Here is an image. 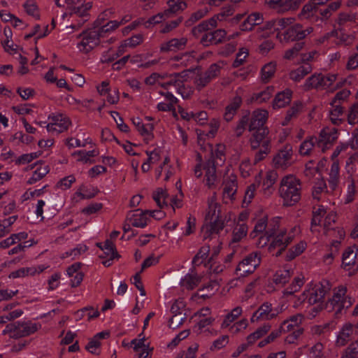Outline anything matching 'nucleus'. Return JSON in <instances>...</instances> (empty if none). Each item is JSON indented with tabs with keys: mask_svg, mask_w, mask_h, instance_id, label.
<instances>
[{
	"mask_svg": "<svg viewBox=\"0 0 358 358\" xmlns=\"http://www.w3.org/2000/svg\"><path fill=\"white\" fill-rule=\"evenodd\" d=\"M279 192L284 200V206H294L301 199V182L292 175L285 176L281 180Z\"/></svg>",
	"mask_w": 358,
	"mask_h": 358,
	"instance_id": "f257e3e1",
	"label": "nucleus"
},
{
	"mask_svg": "<svg viewBox=\"0 0 358 358\" xmlns=\"http://www.w3.org/2000/svg\"><path fill=\"white\" fill-rule=\"evenodd\" d=\"M220 213V205L215 202V198L213 196L208 201V212L205 217V221H209V224L202 227V230L205 227L206 229L203 235L204 239H206L213 234H218L224 227V223Z\"/></svg>",
	"mask_w": 358,
	"mask_h": 358,
	"instance_id": "f03ea898",
	"label": "nucleus"
},
{
	"mask_svg": "<svg viewBox=\"0 0 358 358\" xmlns=\"http://www.w3.org/2000/svg\"><path fill=\"white\" fill-rule=\"evenodd\" d=\"M334 294L326 303L328 311H334L336 317L342 313L343 310L349 308L355 300L347 295V287L340 286L333 290Z\"/></svg>",
	"mask_w": 358,
	"mask_h": 358,
	"instance_id": "7ed1b4c3",
	"label": "nucleus"
},
{
	"mask_svg": "<svg viewBox=\"0 0 358 358\" xmlns=\"http://www.w3.org/2000/svg\"><path fill=\"white\" fill-rule=\"evenodd\" d=\"M81 37L82 41L78 45L83 46V51L85 52H90L99 44L100 37L99 33L96 32V28H95L94 25L93 28L83 31L77 36L78 38Z\"/></svg>",
	"mask_w": 358,
	"mask_h": 358,
	"instance_id": "20e7f679",
	"label": "nucleus"
},
{
	"mask_svg": "<svg viewBox=\"0 0 358 358\" xmlns=\"http://www.w3.org/2000/svg\"><path fill=\"white\" fill-rule=\"evenodd\" d=\"M161 213L158 210H143L141 209H136L133 211L131 214L127 215V220L131 224L136 227H145L148 222L150 220V217H154L155 213Z\"/></svg>",
	"mask_w": 358,
	"mask_h": 358,
	"instance_id": "39448f33",
	"label": "nucleus"
},
{
	"mask_svg": "<svg viewBox=\"0 0 358 358\" xmlns=\"http://www.w3.org/2000/svg\"><path fill=\"white\" fill-rule=\"evenodd\" d=\"M49 119L51 122L46 125L48 131L64 132L68 129L71 123L69 118L62 114L50 115Z\"/></svg>",
	"mask_w": 358,
	"mask_h": 358,
	"instance_id": "423d86ee",
	"label": "nucleus"
},
{
	"mask_svg": "<svg viewBox=\"0 0 358 358\" xmlns=\"http://www.w3.org/2000/svg\"><path fill=\"white\" fill-rule=\"evenodd\" d=\"M13 324L15 326L14 334L12 338H20L28 336L35 333L38 329V325L31 322H15Z\"/></svg>",
	"mask_w": 358,
	"mask_h": 358,
	"instance_id": "0eeeda50",
	"label": "nucleus"
},
{
	"mask_svg": "<svg viewBox=\"0 0 358 358\" xmlns=\"http://www.w3.org/2000/svg\"><path fill=\"white\" fill-rule=\"evenodd\" d=\"M279 313L278 310L272 308L271 303L265 302L253 313L251 322H255L259 320H269L275 317Z\"/></svg>",
	"mask_w": 358,
	"mask_h": 358,
	"instance_id": "6e6552de",
	"label": "nucleus"
},
{
	"mask_svg": "<svg viewBox=\"0 0 358 358\" xmlns=\"http://www.w3.org/2000/svg\"><path fill=\"white\" fill-rule=\"evenodd\" d=\"M28 238L26 232H20L12 234L9 238L5 239L0 243V246H10L17 244V246H33L38 243V241L34 238L22 242Z\"/></svg>",
	"mask_w": 358,
	"mask_h": 358,
	"instance_id": "1a4fd4ad",
	"label": "nucleus"
},
{
	"mask_svg": "<svg viewBox=\"0 0 358 358\" xmlns=\"http://www.w3.org/2000/svg\"><path fill=\"white\" fill-rule=\"evenodd\" d=\"M221 66L218 64H213L206 71L203 76L196 80V87L199 90L206 87L210 80L217 77L220 73Z\"/></svg>",
	"mask_w": 358,
	"mask_h": 358,
	"instance_id": "9d476101",
	"label": "nucleus"
},
{
	"mask_svg": "<svg viewBox=\"0 0 358 358\" xmlns=\"http://www.w3.org/2000/svg\"><path fill=\"white\" fill-rule=\"evenodd\" d=\"M357 252L351 248H348L343 253L342 255V266L346 271H350V273H354L357 270L356 265Z\"/></svg>",
	"mask_w": 358,
	"mask_h": 358,
	"instance_id": "9b49d317",
	"label": "nucleus"
},
{
	"mask_svg": "<svg viewBox=\"0 0 358 358\" xmlns=\"http://www.w3.org/2000/svg\"><path fill=\"white\" fill-rule=\"evenodd\" d=\"M268 115V111L266 110H256L253 111L249 124V131H252L255 129L266 127L264 124L267 121Z\"/></svg>",
	"mask_w": 358,
	"mask_h": 358,
	"instance_id": "f8f14e48",
	"label": "nucleus"
},
{
	"mask_svg": "<svg viewBox=\"0 0 358 358\" xmlns=\"http://www.w3.org/2000/svg\"><path fill=\"white\" fill-rule=\"evenodd\" d=\"M353 334V325L347 322L339 331L337 338L336 341V345L338 347H343L351 339Z\"/></svg>",
	"mask_w": 358,
	"mask_h": 358,
	"instance_id": "ddd939ff",
	"label": "nucleus"
},
{
	"mask_svg": "<svg viewBox=\"0 0 358 358\" xmlns=\"http://www.w3.org/2000/svg\"><path fill=\"white\" fill-rule=\"evenodd\" d=\"M337 133L338 129L334 127H324L320 133L319 139H317V146L320 147L321 144H333L338 138Z\"/></svg>",
	"mask_w": 358,
	"mask_h": 358,
	"instance_id": "4468645a",
	"label": "nucleus"
},
{
	"mask_svg": "<svg viewBox=\"0 0 358 358\" xmlns=\"http://www.w3.org/2000/svg\"><path fill=\"white\" fill-rule=\"evenodd\" d=\"M115 248H99V251L96 252L99 257L104 259L102 264L105 266H110L113 259L120 257V255L117 253Z\"/></svg>",
	"mask_w": 358,
	"mask_h": 358,
	"instance_id": "2eb2a0df",
	"label": "nucleus"
},
{
	"mask_svg": "<svg viewBox=\"0 0 358 358\" xmlns=\"http://www.w3.org/2000/svg\"><path fill=\"white\" fill-rule=\"evenodd\" d=\"M306 36L307 34L302 31V25L296 24L285 31L284 39L287 41H296L303 39Z\"/></svg>",
	"mask_w": 358,
	"mask_h": 358,
	"instance_id": "dca6fc26",
	"label": "nucleus"
},
{
	"mask_svg": "<svg viewBox=\"0 0 358 358\" xmlns=\"http://www.w3.org/2000/svg\"><path fill=\"white\" fill-rule=\"evenodd\" d=\"M263 15L260 13H252L243 22L240 28L243 31H251L256 25H259L263 22Z\"/></svg>",
	"mask_w": 358,
	"mask_h": 358,
	"instance_id": "f3484780",
	"label": "nucleus"
},
{
	"mask_svg": "<svg viewBox=\"0 0 358 358\" xmlns=\"http://www.w3.org/2000/svg\"><path fill=\"white\" fill-rule=\"evenodd\" d=\"M292 91L290 89L278 92L273 101V109L283 108L289 105L292 101Z\"/></svg>",
	"mask_w": 358,
	"mask_h": 358,
	"instance_id": "a211bd4d",
	"label": "nucleus"
},
{
	"mask_svg": "<svg viewBox=\"0 0 358 358\" xmlns=\"http://www.w3.org/2000/svg\"><path fill=\"white\" fill-rule=\"evenodd\" d=\"M201 275L192 271L190 273H187L184 278L180 280V286L187 290H192L201 282Z\"/></svg>",
	"mask_w": 358,
	"mask_h": 358,
	"instance_id": "6ab92c4d",
	"label": "nucleus"
},
{
	"mask_svg": "<svg viewBox=\"0 0 358 358\" xmlns=\"http://www.w3.org/2000/svg\"><path fill=\"white\" fill-rule=\"evenodd\" d=\"M294 229L295 228L292 230ZM294 237L293 231H290L288 234H287L285 230L282 231L273 238L269 246H287L292 242Z\"/></svg>",
	"mask_w": 358,
	"mask_h": 358,
	"instance_id": "aec40b11",
	"label": "nucleus"
},
{
	"mask_svg": "<svg viewBox=\"0 0 358 358\" xmlns=\"http://www.w3.org/2000/svg\"><path fill=\"white\" fill-rule=\"evenodd\" d=\"M327 292V289L322 285H315L308 298V302L310 304L322 302Z\"/></svg>",
	"mask_w": 358,
	"mask_h": 358,
	"instance_id": "412c9836",
	"label": "nucleus"
},
{
	"mask_svg": "<svg viewBox=\"0 0 358 358\" xmlns=\"http://www.w3.org/2000/svg\"><path fill=\"white\" fill-rule=\"evenodd\" d=\"M304 251V248H280V250L275 253L276 257L283 255L285 261H291L296 257L299 256Z\"/></svg>",
	"mask_w": 358,
	"mask_h": 358,
	"instance_id": "4be33fe9",
	"label": "nucleus"
},
{
	"mask_svg": "<svg viewBox=\"0 0 358 358\" xmlns=\"http://www.w3.org/2000/svg\"><path fill=\"white\" fill-rule=\"evenodd\" d=\"M293 275L292 269L279 270L275 272L273 277V282L280 286H284Z\"/></svg>",
	"mask_w": 358,
	"mask_h": 358,
	"instance_id": "5701e85b",
	"label": "nucleus"
},
{
	"mask_svg": "<svg viewBox=\"0 0 358 358\" xmlns=\"http://www.w3.org/2000/svg\"><path fill=\"white\" fill-rule=\"evenodd\" d=\"M248 267L244 272L253 273L260 264V256L257 252H252L245 257L242 261Z\"/></svg>",
	"mask_w": 358,
	"mask_h": 358,
	"instance_id": "b1692460",
	"label": "nucleus"
},
{
	"mask_svg": "<svg viewBox=\"0 0 358 358\" xmlns=\"http://www.w3.org/2000/svg\"><path fill=\"white\" fill-rule=\"evenodd\" d=\"M327 82L324 81V76L320 73L318 75H313L308 78L305 84L306 90L312 88H317L319 87H325Z\"/></svg>",
	"mask_w": 358,
	"mask_h": 358,
	"instance_id": "393cba45",
	"label": "nucleus"
},
{
	"mask_svg": "<svg viewBox=\"0 0 358 358\" xmlns=\"http://www.w3.org/2000/svg\"><path fill=\"white\" fill-rule=\"evenodd\" d=\"M217 284L215 282H210L208 283L206 286H204L202 289H199L196 293H195L192 296V299L196 300V298H200L202 299H209L213 295V288L216 286Z\"/></svg>",
	"mask_w": 358,
	"mask_h": 358,
	"instance_id": "a878e982",
	"label": "nucleus"
},
{
	"mask_svg": "<svg viewBox=\"0 0 358 358\" xmlns=\"http://www.w3.org/2000/svg\"><path fill=\"white\" fill-rule=\"evenodd\" d=\"M276 70V63L271 62L265 64L261 70V79L264 83H267L274 76Z\"/></svg>",
	"mask_w": 358,
	"mask_h": 358,
	"instance_id": "bb28decb",
	"label": "nucleus"
},
{
	"mask_svg": "<svg viewBox=\"0 0 358 358\" xmlns=\"http://www.w3.org/2000/svg\"><path fill=\"white\" fill-rule=\"evenodd\" d=\"M271 325L269 324H265L263 326L259 327L255 331L250 334L247 337L248 344L254 343L257 339L262 338L271 329Z\"/></svg>",
	"mask_w": 358,
	"mask_h": 358,
	"instance_id": "cd10ccee",
	"label": "nucleus"
},
{
	"mask_svg": "<svg viewBox=\"0 0 358 358\" xmlns=\"http://www.w3.org/2000/svg\"><path fill=\"white\" fill-rule=\"evenodd\" d=\"M311 71L312 67L310 65L308 64L306 66H301L297 69L292 71L289 73V76L292 80L298 82L303 79L309 73H310Z\"/></svg>",
	"mask_w": 358,
	"mask_h": 358,
	"instance_id": "c85d7f7f",
	"label": "nucleus"
},
{
	"mask_svg": "<svg viewBox=\"0 0 358 358\" xmlns=\"http://www.w3.org/2000/svg\"><path fill=\"white\" fill-rule=\"evenodd\" d=\"M199 59L196 57V52L194 51L185 52L180 53V65L186 67L191 66H196Z\"/></svg>",
	"mask_w": 358,
	"mask_h": 358,
	"instance_id": "c756f323",
	"label": "nucleus"
},
{
	"mask_svg": "<svg viewBox=\"0 0 358 358\" xmlns=\"http://www.w3.org/2000/svg\"><path fill=\"white\" fill-rule=\"evenodd\" d=\"M237 190V182L235 176L232 179H230L224 185L223 189V194L227 195L231 200H234V194Z\"/></svg>",
	"mask_w": 358,
	"mask_h": 358,
	"instance_id": "7c9ffc66",
	"label": "nucleus"
},
{
	"mask_svg": "<svg viewBox=\"0 0 358 358\" xmlns=\"http://www.w3.org/2000/svg\"><path fill=\"white\" fill-rule=\"evenodd\" d=\"M303 285V277H296L292 284L283 291V295H292L295 292L299 291Z\"/></svg>",
	"mask_w": 358,
	"mask_h": 358,
	"instance_id": "2f4dec72",
	"label": "nucleus"
},
{
	"mask_svg": "<svg viewBox=\"0 0 358 358\" xmlns=\"http://www.w3.org/2000/svg\"><path fill=\"white\" fill-rule=\"evenodd\" d=\"M208 254H209V248H201V250L193 258V260H192L193 265L194 266H197L202 264H204L205 266H206L208 263H206V261L208 257Z\"/></svg>",
	"mask_w": 358,
	"mask_h": 358,
	"instance_id": "473e14b6",
	"label": "nucleus"
},
{
	"mask_svg": "<svg viewBox=\"0 0 358 358\" xmlns=\"http://www.w3.org/2000/svg\"><path fill=\"white\" fill-rule=\"evenodd\" d=\"M132 122L138 131L140 132L141 135H148L150 136V131H152L154 129V125L152 124H148L147 125H144L139 117L133 119Z\"/></svg>",
	"mask_w": 358,
	"mask_h": 358,
	"instance_id": "72a5a7b5",
	"label": "nucleus"
},
{
	"mask_svg": "<svg viewBox=\"0 0 358 358\" xmlns=\"http://www.w3.org/2000/svg\"><path fill=\"white\" fill-rule=\"evenodd\" d=\"M271 140L266 139V141H263V143L262 145V148L259 152H257L255 155V157L254 159V164H257L262 160H263L265 157L271 152Z\"/></svg>",
	"mask_w": 358,
	"mask_h": 358,
	"instance_id": "f704fd0d",
	"label": "nucleus"
},
{
	"mask_svg": "<svg viewBox=\"0 0 358 358\" xmlns=\"http://www.w3.org/2000/svg\"><path fill=\"white\" fill-rule=\"evenodd\" d=\"M138 337L140 338H138V339L135 338L131 341V345H134L133 348L135 352H138L141 350H150V351L153 350V348H150L148 344L146 345L145 343V338L143 336V333L140 334L138 335Z\"/></svg>",
	"mask_w": 358,
	"mask_h": 358,
	"instance_id": "c9c22d12",
	"label": "nucleus"
},
{
	"mask_svg": "<svg viewBox=\"0 0 358 358\" xmlns=\"http://www.w3.org/2000/svg\"><path fill=\"white\" fill-rule=\"evenodd\" d=\"M179 50V39L175 38L171 40L163 43L160 46L162 52H176Z\"/></svg>",
	"mask_w": 358,
	"mask_h": 358,
	"instance_id": "e433bc0d",
	"label": "nucleus"
},
{
	"mask_svg": "<svg viewBox=\"0 0 358 358\" xmlns=\"http://www.w3.org/2000/svg\"><path fill=\"white\" fill-rule=\"evenodd\" d=\"M50 169L48 166H45L43 167L40 166L34 171L32 176L29 179L27 183L29 185H32L37 181L41 180L46 174L48 173Z\"/></svg>",
	"mask_w": 358,
	"mask_h": 358,
	"instance_id": "4c0bfd02",
	"label": "nucleus"
},
{
	"mask_svg": "<svg viewBox=\"0 0 358 358\" xmlns=\"http://www.w3.org/2000/svg\"><path fill=\"white\" fill-rule=\"evenodd\" d=\"M166 3L168 8L164 10V15L168 18L176 16L179 11V0H168Z\"/></svg>",
	"mask_w": 358,
	"mask_h": 358,
	"instance_id": "58836bf2",
	"label": "nucleus"
},
{
	"mask_svg": "<svg viewBox=\"0 0 358 358\" xmlns=\"http://www.w3.org/2000/svg\"><path fill=\"white\" fill-rule=\"evenodd\" d=\"M317 143V138L312 136L308 140L304 141L299 148V152L301 155H308L314 146L315 143Z\"/></svg>",
	"mask_w": 358,
	"mask_h": 358,
	"instance_id": "ea45409f",
	"label": "nucleus"
},
{
	"mask_svg": "<svg viewBox=\"0 0 358 358\" xmlns=\"http://www.w3.org/2000/svg\"><path fill=\"white\" fill-rule=\"evenodd\" d=\"M259 177V178L256 177V182H257V185H256L255 183H253L248 187L247 190L245 192V196L243 201L242 207H245L244 203H246L247 205H248L249 203H251V200L254 197V192L256 189V187L259 186L260 184V176Z\"/></svg>",
	"mask_w": 358,
	"mask_h": 358,
	"instance_id": "a19ab883",
	"label": "nucleus"
},
{
	"mask_svg": "<svg viewBox=\"0 0 358 358\" xmlns=\"http://www.w3.org/2000/svg\"><path fill=\"white\" fill-rule=\"evenodd\" d=\"M358 355V340L351 343L344 350L341 358H357Z\"/></svg>",
	"mask_w": 358,
	"mask_h": 358,
	"instance_id": "79ce46f5",
	"label": "nucleus"
},
{
	"mask_svg": "<svg viewBox=\"0 0 358 358\" xmlns=\"http://www.w3.org/2000/svg\"><path fill=\"white\" fill-rule=\"evenodd\" d=\"M92 8V3H87L86 4L82 3L80 6H73L71 8H69L71 10V14H76L79 17H86L87 15V11Z\"/></svg>",
	"mask_w": 358,
	"mask_h": 358,
	"instance_id": "37998d69",
	"label": "nucleus"
},
{
	"mask_svg": "<svg viewBox=\"0 0 358 358\" xmlns=\"http://www.w3.org/2000/svg\"><path fill=\"white\" fill-rule=\"evenodd\" d=\"M226 35V31L221 29L208 33V36L211 39V44L215 45L222 43Z\"/></svg>",
	"mask_w": 358,
	"mask_h": 358,
	"instance_id": "c03bdc74",
	"label": "nucleus"
},
{
	"mask_svg": "<svg viewBox=\"0 0 358 358\" xmlns=\"http://www.w3.org/2000/svg\"><path fill=\"white\" fill-rule=\"evenodd\" d=\"M36 268L34 267L30 268H21L17 271H13L10 273V278H17L24 277L28 275H34L36 273Z\"/></svg>",
	"mask_w": 358,
	"mask_h": 358,
	"instance_id": "a18cd8bd",
	"label": "nucleus"
},
{
	"mask_svg": "<svg viewBox=\"0 0 358 358\" xmlns=\"http://www.w3.org/2000/svg\"><path fill=\"white\" fill-rule=\"evenodd\" d=\"M167 197L166 192L162 188H157L153 192L152 198L157 203L159 207L162 208L164 205H166V199Z\"/></svg>",
	"mask_w": 358,
	"mask_h": 358,
	"instance_id": "49530a36",
	"label": "nucleus"
},
{
	"mask_svg": "<svg viewBox=\"0 0 358 358\" xmlns=\"http://www.w3.org/2000/svg\"><path fill=\"white\" fill-rule=\"evenodd\" d=\"M26 13L35 17L39 19V14L38 11V6L34 0H27L23 5Z\"/></svg>",
	"mask_w": 358,
	"mask_h": 358,
	"instance_id": "de8ad7c7",
	"label": "nucleus"
},
{
	"mask_svg": "<svg viewBox=\"0 0 358 358\" xmlns=\"http://www.w3.org/2000/svg\"><path fill=\"white\" fill-rule=\"evenodd\" d=\"M169 19L166 15H164V12L159 13L155 15L150 17L147 21H145L144 25L146 28H150L152 26L159 24L164 20Z\"/></svg>",
	"mask_w": 358,
	"mask_h": 358,
	"instance_id": "09e8293b",
	"label": "nucleus"
},
{
	"mask_svg": "<svg viewBox=\"0 0 358 358\" xmlns=\"http://www.w3.org/2000/svg\"><path fill=\"white\" fill-rule=\"evenodd\" d=\"M253 133L252 134V138H253L255 140H258V141L263 143V141H266V139H269L267 138V136L269 134V129L266 127H262L258 129H255L252 131Z\"/></svg>",
	"mask_w": 358,
	"mask_h": 358,
	"instance_id": "8fccbe9b",
	"label": "nucleus"
},
{
	"mask_svg": "<svg viewBox=\"0 0 358 358\" xmlns=\"http://www.w3.org/2000/svg\"><path fill=\"white\" fill-rule=\"evenodd\" d=\"M248 227L243 224L239 226L238 228H235L233 231V238L231 241V243H237L240 240L246 236Z\"/></svg>",
	"mask_w": 358,
	"mask_h": 358,
	"instance_id": "3c124183",
	"label": "nucleus"
},
{
	"mask_svg": "<svg viewBox=\"0 0 358 358\" xmlns=\"http://www.w3.org/2000/svg\"><path fill=\"white\" fill-rule=\"evenodd\" d=\"M113 13V10L112 8H108L100 13L97 19L94 22L95 28L99 27V25H101L103 23H105L106 21L109 20Z\"/></svg>",
	"mask_w": 358,
	"mask_h": 358,
	"instance_id": "603ef678",
	"label": "nucleus"
},
{
	"mask_svg": "<svg viewBox=\"0 0 358 358\" xmlns=\"http://www.w3.org/2000/svg\"><path fill=\"white\" fill-rule=\"evenodd\" d=\"M249 55L248 50L245 48H241L239 49L238 52L236 54V59L234 61L232 66L234 68H237L241 64H243L245 59Z\"/></svg>",
	"mask_w": 358,
	"mask_h": 358,
	"instance_id": "864d4df0",
	"label": "nucleus"
},
{
	"mask_svg": "<svg viewBox=\"0 0 358 358\" xmlns=\"http://www.w3.org/2000/svg\"><path fill=\"white\" fill-rule=\"evenodd\" d=\"M101 342L98 341L94 337L92 338L85 346V349L93 355H99Z\"/></svg>",
	"mask_w": 358,
	"mask_h": 358,
	"instance_id": "5fc2aeb1",
	"label": "nucleus"
},
{
	"mask_svg": "<svg viewBox=\"0 0 358 358\" xmlns=\"http://www.w3.org/2000/svg\"><path fill=\"white\" fill-rule=\"evenodd\" d=\"M111 116L113 117L118 129L122 132H129V127L123 121V119L120 116V113L116 111L110 112Z\"/></svg>",
	"mask_w": 358,
	"mask_h": 358,
	"instance_id": "6e6d98bb",
	"label": "nucleus"
},
{
	"mask_svg": "<svg viewBox=\"0 0 358 358\" xmlns=\"http://www.w3.org/2000/svg\"><path fill=\"white\" fill-rule=\"evenodd\" d=\"M303 329L299 327H296L291 334L286 336L285 342L288 344H294L299 339V338L303 334Z\"/></svg>",
	"mask_w": 358,
	"mask_h": 358,
	"instance_id": "4d7b16f0",
	"label": "nucleus"
},
{
	"mask_svg": "<svg viewBox=\"0 0 358 358\" xmlns=\"http://www.w3.org/2000/svg\"><path fill=\"white\" fill-rule=\"evenodd\" d=\"M249 115H250V112H248V113L246 115H243L241 117L238 124H237L236 129H235L236 135L237 137H240L241 136H242V134L245 129V126L248 123Z\"/></svg>",
	"mask_w": 358,
	"mask_h": 358,
	"instance_id": "13d9d810",
	"label": "nucleus"
},
{
	"mask_svg": "<svg viewBox=\"0 0 358 358\" xmlns=\"http://www.w3.org/2000/svg\"><path fill=\"white\" fill-rule=\"evenodd\" d=\"M357 118H358V103H355L350 108V110H349V113L348 115V122L350 124L354 125L357 122Z\"/></svg>",
	"mask_w": 358,
	"mask_h": 358,
	"instance_id": "bf43d9fd",
	"label": "nucleus"
},
{
	"mask_svg": "<svg viewBox=\"0 0 358 358\" xmlns=\"http://www.w3.org/2000/svg\"><path fill=\"white\" fill-rule=\"evenodd\" d=\"M267 225H268V216L265 215L257 222V223L254 227L255 232H257L261 234H264L265 231H266V229Z\"/></svg>",
	"mask_w": 358,
	"mask_h": 358,
	"instance_id": "052dcab7",
	"label": "nucleus"
},
{
	"mask_svg": "<svg viewBox=\"0 0 358 358\" xmlns=\"http://www.w3.org/2000/svg\"><path fill=\"white\" fill-rule=\"evenodd\" d=\"M229 343V336L224 335L216 339L210 347L211 350H220Z\"/></svg>",
	"mask_w": 358,
	"mask_h": 358,
	"instance_id": "680f3d73",
	"label": "nucleus"
},
{
	"mask_svg": "<svg viewBox=\"0 0 358 358\" xmlns=\"http://www.w3.org/2000/svg\"><path fill=\"white\" fill-rule=\"evenodd\" d=\"M323 350V345L321 343H317L314 345L310 350L309 357L310 358H322V351Z\"/></svg>",
	"mask_w": 358,
	"mask_h": 358,
	"instance_id": "e2e57ef3",
	"label": "nucleus"
},
{
	"mask_svg": "<svg viewBox=\"0 0 358 358\" xmlns=\"http://www.w3.org/2000/svg\"><path fill=\"white\" fill-rule=\"evenodd\" d=\"M278 174L275 171H272L267 172L266 178L263 182V185L266 187V189H268L275 183Z\"/></svg>",
	"mask_w": 358,
	"mask_h": 358,
	"instance_id": "0e129e2a",
	"label": "nucleus"
},
{
	"mask_svg": "<svg viewBox=\"0 0 358 358\" xmlns=\"http://www.w3.org/2000/svg\"><path fill=\"white\" fill-rule=\"evenodd\" d=\"M242 103V99L240 96H236L232 99V101L225 108L226 110L231 111L234 113H236L237 110L240 108Z\"/></svg>",
	"mask_w": 358,
	"mask_h": 358,
	"instance_id": "69168bd1",
	"label": "nucleus"
},
{
	"mask_svg": "<svg viewBox=\"0 0 358 358\" xmlns=\"http://www.w3.org/2000/svg\"><path fill=\"white\" fill-rule=\"evenodd\" d=\"M103 208L101 203H93L83 209L82 212L86 215H92L97 213Z\"/></svg>",
	"mask_w": 358,
	"mask_h": 358,
	"instance_id": "338daca9",
	"label": "nucleus"
},
{
	"mask_svg": "<svg viewBox=\"0 0 358 358\" xmlns=\"http://www.w3.org/2000/svg\"><path fill=\"white\" fill-rule=\"evenodd\" d=\"M350 95V91L346 89H344L338 92H337L330 103L331 106H334L338 101L345 100Z\"/></svg>",
	"mask_w": 358,
	"mask_h": 358,
	"instance_id": "774afa93",
	"label": "nucleus"
}]
</instances>
